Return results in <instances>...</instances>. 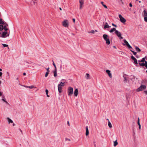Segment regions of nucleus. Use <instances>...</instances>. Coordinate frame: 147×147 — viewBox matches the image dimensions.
<instances>
[{
    "label": "nucleus",
    "mask_w": 147,
    "mask_h": 147,
    "mask_svg": "<svg viewBox=\"0 0 147 147\" xmlns=\"http://www.w3.org/2000/svg\"><path fill=\"white\" fill-rule=\"evenodd\" d=\"M124 81H126V80H127V78L126 77H124Z\"/></svg>",
    "instance_id": "48"
},
{
    "label": "nucleus",
    "mask_w": 147,
    "mask_h": 147,
    "mask_svg": "<svg viewBox=\"0 0 147 147\" xmlns=\"http://www.w3.org/2000/svg\"><path fill=\"white\" fill-rule=\"evenodd\" d=\"M139 64L141 66H145L146 67V65L144 63H141L140 62H139Z\"/></svg>",
    "instance_id": "22"
},
{
    "label": "nucleus",
    "mask_w": 147,
    "mask_h": 147,
    "mask_svg": "<svg viewBox=\"0 0 147 147\" xmlns=\"http://www.w3.org/2000/svg\"><path fill=\"white\" fill-rule=\"evenodd\" d=\"M112 25L113 26H114L115 27H117V26L116 25H115L113 23H112Z\"/></svg>",
    "instance_id": "42"
},
{
    "label": "nucleus",
    "mask_w": 147,
    "mask_h": 147,
    "mask_svg": "<svg viewBox=\"0 0 147 147\" xmlns=\"http://www.w3.org/2000/svg\"><path fill=\"white\" fill-rule=\"evenodd\" d=\"M3 28L4 27L3 26L1 25H0V30H2L3 29Z\"/></svg>",
    "instance_id": "25"
},
{
    "label": "nucleus",
    "mask_w": 147,
    "mask_h": 147,
    "mask_svg": "<svg viewBox=\"0 0 147 147\" xmlns=\"http://www.w3.org/2000/svg\"><path fill=\"white\" fill-rule=\"evenodd\" d=\"M78 94V89H76L74 92V95L76 96H77Z\"/></svg>",
    "instance_id": "13"
},
{
    "label": "nucleus",
    "mask_w": 147,
    "mask_h": 147,
    "mask_svg": "<svg viewBox=\"0 0 147 147\" xmlns=\"http://www.w3.org/2000/svg\"><path fill=\"white\" fill-rule=\"evenodd\" d=\"M62 25L65 27H67L69 26L68 21L67 20H64L62 23Z\"/></svg>",
    "instance_id": "4"
},
{
    "label": "nucleus",
    "mask_w": 147,
    "mask_h": 147,
    "mask_svg": "<svg viewBox=\"0 0 147 147\" xmlns=\"http://www.w3.org/2000/svg\"><path fill=\"white\" fill-rule=\"evenodd\" d=\"M79 3L80 4V9H81L82 7V6L84 3V0H79Z\"/></svg>",
    "instance_id": "9"
},
{
    "label": "nucleus",
    "mask_w": 147,
    "mask_h": 147,
    "mask_svg": "<svg viewBox=\"0 0 147 147\" xmlns=\"http://www.w3.org/2000/svg\"><path fill=\"white\" fill-rule=\"evenodd\" d=\"M129 6L130 7H132V5L131 4V3H129Z\"/></svg>",
    "instance_id": "45"
},
{
    "label": "nucleus",
    "mask_w": 147,
    "mask_h": 147,
    "mask_svg": "<svg viewBox=\"0 0 147 147\" xmlns=\"http://www.w3.org/2000/svg\"><path fill=\"white\" fill-rule=\"evenodd\" d=\"M131 58L134 61V63L136 64H138L137 60L133 56L131 57Z\"/></svg>",
    "instance_id": "10"
},
{
    "label": "nucleus",
    "mask_w": 147,
    "mask_h": 147,
    "mask_svg": "<svg viewBox=\"0 0 147 147\" xmlns=\"http://www.w3.org/2000/svg\"><path fill=\"white\" fill-rule=\"evenodd\" d=\"M120 21L123 23H124L126 21V20L120 14L119 15Z\"/></svg>",
    "instance_id": "6"
},
{
    "label": "nucleus",
    "mask_w": 147,
    "mask_h": 147,
    "mask_svg": "<svg viewBox=\"0 0 147 147\" xmlns=\"http://www.w3.org/2000/svg\"><path fill=\"white\" fill-rule=\"evenodd\" d=\"M115 34L117 36L120 38V39H123V38L121 36V32L118 31L117 30L115 31Z\"/></svg>",
    "instance_id": "7"
},
{
    "label": "nucleus",
    "mask_w": 147,
    "mask_h": 147,
    "mask_svg": "<svg viewBox=\"0 0 147 147\" xmlns=\"http://www.w3.org/2000/svg\"><path fill=\"white\" fill-rule=\"evenodd\" d=\"M3 29H4V30L5 31H7L8 30V28H7V27H6V26H5L4 27Z\"/></svg>",
    "instance_id": "32"
},
{
    "label": "nucleus",
    "mask_w": 147,
    "mask_h": 147,
    "mask_svg": "<svg viewBox=\"0 0 147 147\" xmlns=\"http://www.w3.org/2000/svg\"><path fill=\"white\" fill-rule=\"evenodd\" d=\"M101 3L102 4V5H104V4H103L104 3L102 1H101Z\"/></svg>",
    "instance_id": "50"
},
{
    "label": "nucleus",
    "mask_w": 147,
    "mask_h": 147,
    "mask_svg": "<svg viewBox=\"0 0 147 147\" xmlns=\"http://www.w3.org/2000/svg\"><path fill=\"white\" fill-rule=\"evenodd\" d=\"M18 78H17L16 79H17V80H18Z\"/></svg>",
    "instance_id": "62"
},
{
    "label": "nucleus",
    "mask_w": 147,
    "mask_h": 147,
    "mask_svg": "<svg viewBox=\"0 0 147 147\" xmlns=\"http://www.w3.org/2000/svg\"><path fill=\"white\" fill-rule=\"evenodd\" d=\"M138 122H140V119H139V118H138Z\"/></svg>",
    "instance_id": "55"
},
{
    "label": "nucleus",
    "mask_w": 147,
    "mask_h": 147,
    "mask_svg": "<svg viewBox=\"0 0 147 147\" xmlns=\"http://www.w3.org/2000/svg\"><path fill=\"white\" fill-rule=\"evenodd\" d=\"M121 2L122 3V4H123V1H122V0H120Z\"/></svg>",
    "instance_id": "52"
},
{
    "label": "nucleus",
    "mask_w": 147,
    "mask_h": 147,
    "mask_svg": "<svg viewBox=\"0 0 147 147\" xmlns=\"http://www.w3.org/2000/svg\"><path fill=\"white\" fill-rule=\"evenodd\" d=\"M2 70V69L0 68V71H1Z\"/></svg>",
    "instance_id": "58"
},
{
    "label": "nucleus",
    "mask_w": 147,
    "mask_h": 147,
    "mask_svg": "<svg viewBox=\"0 0 147 147\" xmlns=\"http://www.w3.org/2000/svg\"><path fill=\"white\" fill-rule=\"evenodd\" d=\"M61 86H63L65 85V83H63L62 82H60V84H59Z\"/></svg>",
    "instance_id": "29"
},
{
    "label": "nucleus",
    "mask_w": 147,
    "mask_h": 147,
    "mask_svg": "<svg viewBox=\"0 0 147 147\" xmlns=\"http://www.w3.org/2000/svg\"><path fill=\"white\" fill-rule=\"evenodd\" d=\"M110 27V26L108 25V23H106L104 28V29H106L107 28H109Z\"/></svg>",
    "instance_id": "16"
},
{
    "label": "nucleus",
    "mask_w": 147,
    "mask_h": 147,
    "mask_svg": "<svg viewBox=\"0 0 147 147\" xmlns=\"http://www.w3.org/2000/svg\"><path fill=\"white\" fill-rule=\"evenodd\" d=\"M145 57L143 58L141 61L139 60L138 62H144V61H145Z\"/></svg>",
    "instance_id": "27"
},
{
    "label": "nucleus",
    "mask_w": 147,
    "mask_h": 147,
    "mask_svg": "<svg viewBox=\"0 0 147 147\" xmlns=\"http://www.w3.org/2000/svg\"><path fill=\"white\" fill-rule=\"evenodd\" d=\"M0 24H5L6 25L8 26V25L6 23H5V22L3 21V20L1 19H0Z\"/></svg>",
    "instance_id": "14"
},
{
    "label": "nucleus",
    "mask_w": 147,
    "mask_h": 147,
    "mask_svg": "<svg viewBox=\"0 0 147 147\" xmlns=\"http://www.w3.org/2000/svg\"><path fill=\"white\" fill-rule=\"evenodd\" d=\"M61 87H62V86H61L60 84H58V91L59 93H61L62 92V88Z\"/></svg>",
    "instance_id": "12"
},
{
    "label": "nucleus",
    "mask_w": 147,
    "mask_h": 147,
    "mask_svg": "<svg viewBox=\"0 0 147 147\" xmlns=\"http://www.w3.org/2000/svg\"><path fill=\"white\" fill-rule=\"evenodd\" d=\"M103 37L106 41V43L108 45H109L110 43V42L108 36L107 34H104L103 35Z\"/></svg>",
    "instance_id": "1"
},
{
    "label": "nucleus",
    "mask_w": 147,
    "mask_h": 147,
    "mask_svg": "<svg viewBox=\"0 0 147 147\" xmlns=\"http://www.w3.org/2000/svg\"><path fill=\"white\" fill-rule=\"evenodd\" d=\"M117 140L114 142V146H116L118 144V142H117Z\"/></svg>",
    "instance_id": "24"
},
{
    "label": "nucleus",
    "mask_w": 147,
    "mask_h": 147,
    "mask_svg": "<svg viewBox=\"0 0 147 147\" xmlns=\"http://www.w3.org/2000/svg\"><path fill=\"white\" fill-rule=\"evenodd\" d=\"M72 20H73V21L74 22V23H75V19H74V18H73V19H72Z\"/></svg>",
    "instance_id": "47"
},
{
    "label": "nucleus",
    "mask_w": 147,
    "mask_h": 147,
    "mask_svg": "<svg viewBox=\"0 0 147 147\" xmlns=\"http://www.w3.org/2000/svg\"><path fill=\"white\" fill-rule=\"evenodd\" d=\"M123 41L125 44L128 47L129 49H132V48L129 45L128 42L125 39L123 40Z\"/></svg>",
    "instance_id": "8"
},
{
    "label": "nucleus",
    "mask_w": 147,
    "mask_h": 147,
    "mask_svg": "<svg viewBox=\"0 0 147 147\" xmlns=\"http://www.w3.org/2000/svg\"><path fill=\"white\" fill-rule=\"evenodd\" d=\"M2 45L4 47H8V45H7L4 44H3Z\"/></svg>",
    "instance_id": "38"
},
{
    "label": "nucleus",
    "mask_w": 147,
    "mask_h": 147,
    "mask_svg": "<svg viewBox=\"0 0 147 147\" xmlns=\"http://www.w3.org/2000/svg\"><path fill=\"white\" fill-rule=\"evenodd\" d=\"M67 124L69 126L70 125V124L69 123V121H67Z\"/></svg>",
    "instance_id": "51"
},
{
    "label": "nucleus",
    "mask_w": 147,
    "mask_h": 147,
    "mask_svg": "<svg viewBox=\"0 0 147 147\" xmlns=\"http://www.w3.org/2000/svg\"><path fill=\"white\" fill-rule=\"evenodd\" d=\"M138 125L139 126V129H141V125H140V122H138Z\"/></svg>",
    "instance_id": "36"
},
{
    "label": "nucleus",
    "mask_w": 147,
    "mask_h": 147,
    "mask_svg": "<svg viewBox=\"0 0 147 147\" xmlns=\"http://www.w3.org/2000/svg\"><path fill=\"white\" fill-rule=\"evenodd\" d=\"M89 134V131L88 129V126L86 127V136H88Z\"/></svg>",
    "instance_id": "21"
},
{
    "label": "nucleus",
    "mask_w": 147,
    "mask_h": 147,
    "mask_svg": "<svg viewBox=\"0 0 147 147\" xmlns=\"http://www.w3.org/2000/svg\"><path fill=\"white\" fill-rule=\"evenodd\" d=\"M146 73H147V70L146 71Z\"/></svg>",
    "instance_id": "63"
},
{
    "label": "nucleus",
    "mask_w": 147,
    "mask_h": 147,
    "mask_svg": "<svg viewBox=\"0 0 147 147\" xmlns=\"http://www.w3.org/2000/svg\"><path fill=\"white\" fill-rule=\"evenodd\" d=\"M97 30H95V31L94 30H92L90 32H89V33H92V34H94L95 32H97Z\"/></svg>",
    "instance_id": "30"
},
{
    "label": "nucleus",
    "mask_w": 147,
    "mask_h": 147,
    "mask_svg": "<svg viewBox=\"0 0 147 147\" xmlns=\"http://www.w3.org/2000/svg\"><path fill=\"white\" fill-rule=\"evenodd\" d=\"M94 146L95 147L96 146V145L95 144H94Z\"/></svg>",
    "instance_id": "57"
},
{
    "label": "nucleus",
    "mask_w": 147,
    "mask_h": 147,
    "mask_svg": "<svg viewBox=\"0 0 147 147\" xmlns=\"http://www.w3.org/2000/svg\"><path fill=\"white\" fill-rule=\"evenodd\" d=\"M135 49L136 51L138 52H140L141 51V50L138 47L135 46Z\"/></svg>",
    "instance_id": "19"
},
{
    "label": "nucleus",
    "mask_w": 147,
    "mask_h": 147,
    "mask_svg": "<svg viewBox=\"0 0 147 147\" xmlns=\"http://www.w3.org/2000/svg\"><path fill=\"white\" fill-rule=\"evenodd\" d=\"M106 71V73L108 74L110 78H111L112 77V74L111 73L110 71L109 70H107Z\"/></svg>",
    "instance_id": "11"
},
{
    "label": "nucleus",
    "mask_w": 147,
    "mask_h": 147,
    "mask_svg": "<svg viewBox=\"0 0 147 147\" xmlns=\"http://www.w3.org/2000/svg\"><path fill=\"white\" fill-rule=\"evenodd\" d=\"M24 86L26 87L29 88L30 89H32L34 88V87L33 86Z\"/></svg>",
    "instance_id": "23"
},
{
    "label": "nucleus",
    "mask_w": 147,
    "mask_h": 147,
    "mask_svg": "<svg viewBox=\"0 0 147 147\" xmlns=\"http://www.w3.org/2000/svg\"><path fill=\"white\" fill-rule=\"evenodd\" d=\"M2 93L1 92H0V96H2Z\"/></svg>",
    "instance_id": "53"
},
{
    "label": "nucleus",
    "mask_w": 147,
    "mask_h": 147,
    "mask_svg": "<svg viewBox=\"0 0 147 147\" xmlns=\"http://www.w3.org/2000/svg\"><path fill=\"white\" fill-rule=\"evenodd\" d=\"M103 6L105 8H107V6L105 5H103Z\"/></svg>",
    "instance_id": "43"
},
{
    "label": "nucleus",
    "mask_w": 147,
    "mask_h": 147,
    "mask_svg": "<svg viewBox=\"0 0 147 147\" xmlns=\"http://www.w3.org/2000/svg\"><path fill=\"white\" fill-rule=\"evenodd\" d=\"M108 125L110 128H111L112 127V125L110 122L109 121Z\"/></svg>",
    "instance_id": "28"
},
{
    "label": "nucleus",
    "mask_w": 147,
    "mask_h": 147,
    "mask_svg": "<svg viewBox=\"0 0 147 147\" xmlns=\"http://www.w3.org/2000/svg\"><path fill=\"white\" fill-rule=\"evenodd\" d=\"M85 77L86 79H90V75L88 73H86V74Z\"/></svg>",
    "instance_id": "15"
},
{
    "label": "nucleus",
    "mask_w": 147,
    "mask_h": 147,
    "mask_svg": "<svg viewBox=\"0 0 147 147\" xmlns=\"http://www.w3.org/2000/svg\"><path fill=\"white\" fill-rule=\"evenodd\" d=\"M144 62H145V64L146 65V68H147V61H145Z\"/></svg>",
    "instance_id": "39"
},
{
    "label": "nucleus",
    "mask_w": 147,
    "mask_h": 147,
    "mask_svg": "<svg viewBox=\"0 0 147 147\" xmlns=\"http://www.w3.org/2000/svg\"><path fill=\"white\" fill-rule=\"evenodd\" d=\"M139 2L140 3L141 2V1H139Z\"/></svg>",
    "instance_id": "61"
},
{
    "label": "nucleus",
    "mask_w": 147,
    "mask_h": 147,
    "mask_svg": "<svg viewBox=\"0 0 147 147\" xmlns=\"http://www.w3.org/2000/svg\"><path fill=\"white\" fill-rule=\"evenodd\" d=\"M49 67L48 68H46L47 70V71H48L49 72Z\"/></svg>",
    "instance_id": "46"
},
{
    "label": "nucleus",
    "mask_w": 147,
    "mask_h": 147,
    "mask_svg": "<svg viewBox=\"0 0 147 147\" xmlns=\"http://www.w3.org/2000/svg\"><path fill=\"white\" fill-rule=\"evenodd\" d=\"M49 72L48 71H47L46 74H45V77H47V76H48V75L49 74Z\"/></svg>",
    "instance_id": "34"
},
{
    "label": "nucleus",
    "mask_w": 147,
    "mask_h": 147,
    "mask_svg": "<svg viewBox=\"0 0 147 147\" xmlns=\"http://www.w3.org/2000/svg\"><path fill=\"white\" fill-rule=\"evenodd\" d=\"M65 140L66 141L68 140L69 141H71L69 139H68L66 138H65Z\"/></svg>",
    "instance_id": "41"
},
{
    "label": "nucleus",
    "mask_w": 147,
    "mask_h": 147,
    "mask_svg": "<svg viewBox=\"0 0 147 147\" xmlns=\"http://www.w3.org/2000/svg\"><path fill=\"white\" fill-rule=\"evenodd\" d=\"M73 88L71 87H69L67 89V94L69 96H71L73 94Z\"/></svg>",
    "instance_id": "2"
},
{
    "label": "nucleus",
    "mask_w": 147,
    "mask_h": 147,
    "mask_svg": "<svg viewBox=\"0 0 147 147\" xmlns=\"http://www.w3.org/2000/svg\"><path fill=\"white\" fill-rule=\"evenodd\" d=\"M54 73V77H56L57 75V69H55V70L53 71Z\"/></svg>",
    "instance_id": "20"
},
{
    "label": "nucleus",
    "mask_w": 147,
    "mask_h": 147,
    "mask_svg": "<svg viewBox=\"0 0 147 147\" xmlns=\"http://www.w3.org/2000/svg\"><path fill=\"white\" fill-rule=\"evenodd\" d=\"M62 80H64V79H62Z\"/></svg>",
    "instance_id": "64"
},
{
    "label": "nucleus",
    "mask_w": 147,
    "mask_h": 147,
    "mask_svg": "<svg viewBox=\"0 0 147 147\" xmlns=\"http://www.w3.org/2000/svg\"><path fill=\"white\" fill-rule=\"evenodd\" d=\"M52 61L53 62V65H54V66L55 67V69H57V68H56V65H55V64L54 63L53 60Z\"/></svg>",
    "instance_id": "37"
},
{
    "label": "nucleus",
    "mask_w": 147,
    "mask_h": 147,
    "mask_svg": "<svg viewBox=\"0 0 147 147\" xmlns=\"http://www.w3.org/2000/svg\"><path fill=\"white\" fill-rule=\"evenodd\" d=\"M45 91H46V94L47 95V97H49V96L48 95V92H49L48 90H47V89H46V90H45Z\"/></svg>",
    "instance_id": "33"
},
{
    "label": "nucleus",
    "mask_w": 147,
    "mask_h": 147,
    "mask_svg": "<svg viewBox=\"0 0 147 147\" xmlns=\"http://www.w3.org/2000/svg\"><path fill=\"white\" fill-rule=\"evenodd\" d=\"M146 86L144 85H141V86L138 88L137 91L138 92H139L141 91L144 90L146 88Z\"/></svg>",
    "instance_id": "3"
},
{
    "label": "nucleus",
    "mask_w": 147,
    "mask_h": 147,
    "mask_svg": "<svg viewBox=\"0 0 147 147\" xmlns=\"http://www.w3.org/2000/svg\"><path fill=\"white\" fill-rule=\"evenodd\" d=\"M143 12L144 13V18L145 17H147V11L145 10H144Z\"/></svg>",
    "instance_id": "18"
},
{
    "label": "nucleus",
    "mask_w": 147,
    "mask_h": 147,
    "mask_svg": "<svg viewBox=\"0 0 147 147\" xmlns=\"http://www.w3.org/2000/svg\"><path fill=\"white\" fill-rule=\"evenodd\" d=\"M1 84V81H0V85Z\"/></svg>",
    "instance_id": "60"
},
{
    "label": "nucleus",
    "mask_w": 147,
    "mask_h": 147,
    "mask_svg": "<svg viewBox=\"0 0 147 147\" xmlns=\"http://www.w3.org/2000/svg\"><path fill=\"white\" fill-rule=\"evenodd\" d=\"M113 47H114V48H116V47H115V46H113Z\"/></svg>",
    "instance_id": "59"
},
{
    "label": "nucleus",
    "mask_w": 147,
    "mask_h": 147,
    "mask_svg": "<svg viewBox=\"0 0 147 147\" xmlns=\"http://www.w3.org/2000/svg\"><path fill=\"white\" fill-rule=\"evenodd\" d=\"M9 33H8L7 32L5 31L2 33L1 37L2 38H5L9 36Z\"/></svg>",
    "instance_id": "5"
},
{
    "label": "nucleus",
    "mask_w": 147,
    "mask_h": 147,
    "mask_svg": "<svg viewBox=\"0 0 147 147\" xmlns=\"http://www.w3.org/2000/svg\"><path fill=\"white\" fill-rule=\"evenodd\" d=\"M130 50L131 51V52H132L133 53V54H134V55H136V54L137 53H136V52H134V51H132V50Z\"/></svg>",
    "instance_id": "35"
},
{
    "label": "nucleus",
    "mask_w": 147,
    "mask_h": 147,
    "mask_svg": "<svg viewBox=\"0 0 147 147\" xmlns=\"http://www.w3.org/2000/svg\"><path fill=\"white\" fill-rule=\"evenodd\" d=\"M7 119L9 123H12L13 122V121L9 118H8Z\"/></svg>",
    "instance_id": "26"
},
{
    "label": "nucleus",
    "mask_w": 147,
    "mask_h": 147,
    "mask_svg": "<svg viewBox=\"0 0 147 147\" xmlns=\"http://www.w3.org/2000/svg\"><path fill=\"white\" fill-rule=\"evenodd\" d=\"M144 93L146 94H147V90H145L144 91Z\"/></svg>",
    "instance_id": "49"
},
{
    "label": "nucleus",
    "mask_w": 147,
    "mask_h": 147,
    "mask_svg": "<svg viewBox=\"0 0 147 147\" xmlns=\"http://www.w3.org/2000/svg\"><path fill=\"white\" fill-rule=\"evenodd\" d=\"M23 74V75H26V73L25 72Z\"/></svg>",
    "instance_id": "54"
},
{
    "label": "nucleus",
    "mask_w": 147,
    "mask_h": 147,
    "mask_svg": "<svg viewBox=\"0 0 147 147\" xmlns=\"http://www.w3.org/2000/svg\"><path fill=\"white\" fill-rule=\"evenodd\" d=\"M2 74V73L1 72H0V78H1V76Z\"/></svg>",
    "instance_id": "44"
},
{
    "label": "nucleus",
    "mask_w": 147,
    "mask_h": 147,
    "mask_svg": "<svg viewBox=\"0 0 147 147\" xmlns=\"http://www.w3.org/2000/svg\"><path fill=\"white\" fill-rule=\"evenodd\" d=\"M117 30L116 29H115V28H113L112 29H111L110 31H109V32H110V33H112L114 31H115H115H116Z\"/></svg>",
    "instance_id": "17"
},
{
    "label": "nucleus",
    "mask_w": 147,
    "mask_h": 147,
    "mask_svg": "<svg viewBox=\"0 0 147 147\" xmlns=\"http://www.w3.org/2000/svg\"><path fill=\"white\" fill-rule=\"evenodd\" d=\"M4 96V97H3V98L2 99V100L4 102H6V103L7 104L8 103V102H7L5 100V98L4 97V96Z\"/></svg>",
    "instance_id": "31"
},
{
    "label": "nucleus",
    "mask_w": 147,
    "mask_h": 147,
    "mask_svg": "<svg viewBox=\"0 0 147 147\" xmlns=\"http://www.w3.org/2000/svg\"><path fill=\"white\" fill-rule=\"evenodd\" d=\"M144 21L147 22V17H145L144 18Z\"/></svg>",
    "instance_id": "40"
},
{
    "label": "nucleus",
    "mask_w": 147,
    "mask_h": 147,
    "mask_svg": "<svg viewBox=\"0 0 147 147\" xmlns=\"http://www.w3.org/2000/svg\"><path fill=\"white\" fill-rule=\"evenodd\" d=\"M59 9H60V10H62V9L61 8L59 7Z\"/></svg>",
    "instance_id": "56"
}]
</instances>
